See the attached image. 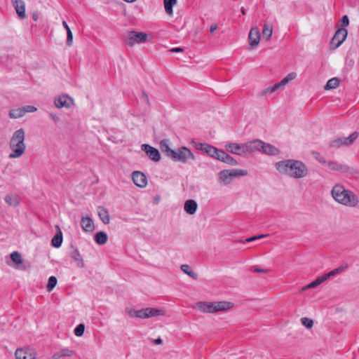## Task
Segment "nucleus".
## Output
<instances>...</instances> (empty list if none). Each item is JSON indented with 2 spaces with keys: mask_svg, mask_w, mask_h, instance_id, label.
<instances>
[{
  "mask_svg": "<svg viewBox=\"0 0 359 359\" xmlns=\"http://www.w3.org/2000/svg\"><path fill=\"white\" fill-rule=\"evenodd\" d=\"M328 278L326 276V274H324L321 276H319L316 279V281L318 283V285H320L321 283H324L325 280H327Z\"/></svg>",
  "mask_w": 359,
  "mask_h": 359,
  "instance_id": "obj_45",
  "label": "nucleus"
},
{
  "mask_svg": "<svg viewBox=\"0 0 359 359\" xmlns=\"http://www.w3.org/2000/svg\"><path fill=\"white\" fill-rule=\"evenodd\" d=\"M258 240L257 239V236H252V237H250V238H248L245 239V241L246 242H252V241H257Z\"/></svg>",
  "mask_w": 359,
  "mask_h": 359,
  "instance_id": "obj_51",
  "label": "nucleus"
},
{
  "mask_svg": "<svg viewBox=\"0 0 359 359\" xmlns=\"http://www.w3.org/2000/svg\"><path fill=\"white\" fill-rule=\"evenodd\" d=\"M67 45L70 46L73 41V34L70 30L67 31Z\"/></svg>",
  "mask_w": 359,
  "mask_h": 359,
  "instance_id": "obj_43",
  "label": "nucleus"
},
{
  "mask_svg": "<svg viewBox=\"0 0 359 359\" xmlns=\"http://www.w3.org/2000/svg\"><path fill=\"white\" fill-rule=\"evenodd\" d=\"M255 271L256 272H259V273H266V271L264 270V269H255Z\"/></svg>",
  "mask_w": 359,
  "mask_h": 359,
  "instance_id": "obj_54",
  "label": "nucleus"
},
{
  "mask_svg": "<svg viewBox=\"0 0 359 359\" xmlns=\"http://www.w3.org/2000/svg\"><path fill=\"white\" fill-rule=\"evenodd\" d=\"M25 112L22 107L13 109L9 111V116L11 118H20L24 116Z\"/></svg>",
  "mask_w": 359,
  "mask_h": 359,
  "instance_id": "obj_31",
  "label": "nucleus"
},
{
  "mask_svg": "<svg viewBox=\"0 0 359 359\" xmlns=\"http://www.w3.org/2000/svg\"><path fill=\"white\" fill-rule=\"evenodd\" d=\"M71 257L76 262V264L79 267H84L85 264L83 259V257L77 249H74L71 252Z\"/></svg>",
  "mask_w": 359,
  "mask_h": 359,
  "instance_id": "obj_28",
  "label": "nucleus"
},
{
  "mask_svg": "<svg viewBox=\"0 0 359 359\" xmlns=\"http://www.w3.org/2000/svg\"><path fill=\"white\" fill-rule=\"evenodd\" d=\"M180 269L184 273L187 274L189 277L194 279H197L198 275L191 270V269L188 264L181 265Z\"/></svg>",
  "mask_w": 359,
  "mask_h": 359,
  "instance_id": "obj_36",
  "label": "nucleus"
},
{
  "mask_svg": "<svg viewBox=\"0 0 359 359\" xmlns=\"http://www.w3.org/2000/svg\"><path fill=\"white\" fill-rule=\"evenodd\" d=\"M347 34L348 32L346 29L339 28L330 41V49L335 50L339 48L346 39Z\"/></svg>",
  "mask_w": 359,
  "mask_h": 359,
  "instance_id": "obj_13",
  "label": "nucleus"
},
{
  "mask_svg": "<svg viewBox=\"0 0 359 359\" xmlns=\"http://www.w3.org/2000/svg\"><path fill=\"white\" fill-rule=\"evenodd\" d=\"M233 303L227 301L220 302H199L194 308L205 313H214L219 311H226L233 307Z\"/></svg>",
  "mask_w": 359,
  "mask_h": 359,
  "instance_id": "obj_4",
  "label": "nucleus"
},
{
  "mask_svg": "<svg viewBox=\"0 0 359 359\" xmlns=\"http://www.w3.org/2000/svg\"><path fill=\"white\" fill-rule=\"evenodd\" d=\"M165 13L172 15L173 14L172 7L177 4V0H163Z\"/></svg>",
  "mask_w": 359,
  "mask_h": 359,
  "instance_id": "obj_32",
  "label": "nucleus"
},
{
  "mask_svg": "<svg viewBox=\"0 0 359 359\" xmlns=\"http://www.w3.org/2000/svg\"><path fill=\"white\" fill-rule=\"evenodd\" d=\"M132 179L134 184L140 187L144 188L147 184V179L146 175L140 171H135L132 174Z\"/></svg>",
  "mask_w": 359,
  "mask_h": 359,
  "instance_id": "obj_20",
  "label": "nucleus"
},
{
  "mask_svg": "<svg viewBox=\"0 0 359 359\" xmlns=\"http://www.w3.org/2000/svg\"><path fill=\"white\" fill-rule=\"evenodd\" d=\"M97 214L99 216V218L100 220L105 224H108L110 222V216L109 214V211L103 208V207H98L97 208Z\"/></svg>",
  "mask_w": 359,
  "mask_h": 359,
  "instance_id": "obj_27",
  "label": "nucleus"
},
{
  "mask_svg": "<svg viewBox=\"0 0 359 359\" xmlns=\"http://www.w3.org/2000/svg\"><path fill=\"white\" fill-rule=\"evenodd\" d=\"M36 351L30 346L20 347L15 351V359H36Z\"/></svg>",
  "mask_w": 359,
  "mask_h": 359,
  "instance_id": "obj_12",
  "label": "nucleus"
},
{
  "mask_svg": "<svg viewBox=\"0 0 359 359\" xmlns=\"http://www.w3.org/2000/svg\"><path fill=\"white\" fill-rule=\"evenodd\" d=\"M62 25L65 27V29H66V31L70 30L69 25H67V23L65 21L62 22Z\"/></svg>",
  "mask_w": 359,
  "mask_h": 359,
  "instance_id": "obj_53",
  "label": "nucleus"
},
{
  "mask_svg": "<svg viewBox=\"0 0 359 359\" xmlns=\"http://www.w3.org/2000/svg\"><path fill=\"white\" fill-rule=\"evenodd\" d=\"M144 96H145V97L147 99V95H145L144 93Z\"/></svg>",
  "mask_w": 359,
  "mask_h": 359,
  "instance_id": "obj_60",
  "label": "nucleus"
},
{
  "mask_svg": "<svg viewBox=\"0 0 359 359\" xmlns=\"http://www.w3.org/2000/svg\"><path fill=\"white\" fill-rule=\"evenodd\" d=\"M171 158L177 162L187 163L189 161L195 160V155L192 151L186 147H180L177 150H175Z\"/></svg>",
  "mask_w": 359,
  "mask_h": 359,
  "instance_id": "obj_8",
  "label": "nucleus"
},
{
  "mask_svg": "<svg viewBox=\"0 0 359 359\" xmlns=\"http://www.w3.org/2000/svg\"><path fill=\"white\" fill-rule=\"evenodd\" d=\"M25 114L26 113L34 112L37 110L36 107L32 105H27L23 107Z\"/></svg>",
  "mask_w": 359,
  "mask_h": 359,
  "instance_id": "obj_42",
  "label": "nucleus"
},
{
  "mask_svg": "<svg viewBox=\"0 0 359 359\" xmlns=\"http://www.w3.org/2000/svg\"><path fill=\"white\" fill-rule=\"evenodd\" d=\"M257 236V239H260V238H263L267 237L268 234H260V235H258Z\"/></svg>",
  "mask_w": 359,
  "mask_h": 359,
  "instance_id": "obj_55",
  "label": "nucleus"
},
{
  "mask_svg": "<svg viewBox=\"0 0 359 359\" xmlns=\"http://www.w3.org/2000/svg\"><path fill=\"white\" fill-rule=\"evenodd\" d=\"M11 259L15 264H20L22 263L21 255L17 251L13 252L11 254Z\"/></svg>",
  "mask_w": 359,
  "mask_h": 359,
  "instance_id": "obj_37",
  "label": "nucleus"
},
{
  "mask_svg": "<svg viewBox=\"0 0 359 359\" xmlns=\"http://www.w3.org/2000/svg\"><path fill=\"white\" fill-rule=\"evenodd\" d=\"M149 40V36L143 32L131 31L128 33L125 41L127 45L133 46L137 43H142Z\"/></svg>",
  "mask_w": 359,
  "mask_h": 359,
  "instance_id": "obj_9",
  "label": "nucleus"
},
{
  "mask_svg": "<svg viewBox=\"0 0 359 359\" xmlns=\"http://www.w3.org/2000/svg\"><path fill=\"white\" fill-rule=\"evenodd\" d=\"M170 52H172V53H180V52H182L183 51V49L182 48H173L172 49H170Z\"/></svg>",
  "mask_w": 359,
  "mask_h": 359,
  "instance_id": "obj_50",
  "label": "nucleus"
},
{
  "mask_svg": "<svg viewBox=\"0 0 359 359\" xmlns=\"http://www.w3.org/2000/svg\"><path fill=\"white\" fill-rule=\"evenodd\" d=\"M57 283V278L55 276H50L48 278V282L46 286V289L48 292L52 291L56 286Z\"/></svg>",
  "mask_w": 359,
  "mask_h": 359,
  "instance_id": "obj_38",
  "label": "nucleus"
},
{
  "mask_svg": "<svg viewBox=\"0 0 359 359\" xmlns=\"http://www.w3.org/2000/svg\"><path fill=\"white\" fill-rule=\"evenodd\" d=\"M108 239L107 234L104 231H99L95 235V241L98 245H104Z\"/></svg>",
  "mask_w": 359,
  "mask_h": 359,
  "instance_id": "obj_30",
  "label": "nucleus"
},
{
  "mask_svg": "<svg viewBox=\"0 0 359 359\" xmlns=\"http://www.w3.org/2000/svg\"><path fill=\"white\" fill-rule=\"evenodd\" d=\"M339 85V80L337 78H332L327 81L326 85L324 88L327 90L335 89Z\"/></svg>",
  "mask_w": 359,
  "mask_h": 359,
  "instance_id": "obj_35",
  "label": "nucleus"
},
{
  "mask_svg": "<svg viewBox=\"0 0 359 359\" xmlns=\"http://www.w3.org/2000/svg\"><path fill=\"white\" fill-rule=\"evenodd\" d=\"M198 204L196 201L189 199L185 201L184 205V211L189 215H194L197 210Z\"/></svg>",
  "mask_w": 359,
  "mask_h": 359,
  "instance_id": "obj_24",
  "label": "nucleus"
},
{
  "mask_svg": "<svg viewBox=\"0 0 359 359\" xmlns=\"http://www.w3.org/2000/svg\"><path fill=\"white\" fill-rule=\"evenodd\" d=\"M196 148L201 151L207 154L211 158L218 160L219 156L222 152V150H219L217 148L205 143H198Z\"/></svg>",
  "mask_w": 359,
  "mask_h": 359,
  "instance_id": "obj_16",
  "label": "nucleus"
},
{
  "mask_svg": "<svg viewBox=\"0 0 359 359\" xmlns=\"http://www.w3.org/2000/svg\"><path fill=\"white\" fill-rule=\"evenodd\" d=\"M274 167L280 174L294 179L304 178L309 174L308 167L299 160H282L276 162Z\"/></svg>",
  "mask_w": 359,
  "mask_h": 359,
  "instance_id": "obj_1",
  "label": "nucleus"
},
{
  "mask_svg": "<svg viewBox=\"0 0 359 359\" xmlns=\"http://www.w3.org/2000/svg\"><path fill=\"white\" fill-rule=\"evenodd\" d=\"M49 116L51 118V120L55 123H57L60 120V116L57 114H55V113H50Z\"/></svg>",
  "mask_w": 359,
  "mask_h": 359,
  "instance_id": "obj_46",
  "label": "nucleus"
},
{
  "mask_svg": "<svg viewBox=\"0 0 359 359\" xmlns=\"http://www.w3.org/2000/svg\"><path fill=\"white\" fill-rule=\"evenodd\" d=\"M11 3L19 18L25 19L26 18L25 1L23 0H11Z\"/></svg>",
  "mask_w": 359,
  "mask_h": 359,
  "instance_id": "obj_21",
  "label": "nucleus"
},
{
  "mask_svg": "<svg viewBox=\"0 0 359 359\" xmlns=\"http://www.w3.org/2000/svg\"><path fill=\"white\" fill-rule=\"evenodd\" d=\"M261 35L259 29L257 27L251 28L248 34L249 44L252 48H255L258 46L260 41Z\"/></svg>",
  "mask_w": 359,
  "mask_h": 359,
  "instance_id": "obj_19",
  "label": "nucleus"
},
{
  "mask_svg": "<svg viewBox=\"0 0 359 359\" xmlns=\"http://www.w3.org/2000/svg\"><path fill=\"white\" fill-rule=\"evenodd\" d=\"M154 342L156 344H160L162 343V340L160 338H158V339H156Z\"/></svg>",
  "mask_w": 359,
  "mask_h": 359,
  "instance_id": "obj_58",
  "label": "nucleus"
},
{
  "mask_svg": "<svg viewBox=\"0 0 359 359\" xmlns=\"http://www.w3.org/2000/svg\"><path fill=\"white\" fill-rule=\"evenodd\" d=\"M254 142L258 143L256 144V151H262L263 153L271 156H276L280 153V150L277 147L270 144L264 143L259 140H254Z\"/></svg>",
  "mask_w": 359,
  "mask_h": 359,
  "instance_id": "obj_15",
  "label": "nucleus"
},
{
  "mask_svg": "<svg viewBox=\"0 0 359 359\" xmlns=\"http://www.w3.org/2000/svg\"><path fill=\"white\" fill-rule=\"evenodd\" d=\"M32 19H33L34 21H37V20H38V19H39V15H38V13H34L32 14Z\"/></svg>",
  "mask_w": 359,
  "mask_h": 359,
  "instance_id": "obj_52",
  "label": "nucleus"
},
{
  "mask_svg": "<svg viewBox=\"0 0 359 359\" xmlns=\"http://www.w3.org/2000/svg\"><path fill=\"white\" fill-rule=\"evenodd\" d=\"M142 149L147 154L148 157L155 161L158 162L161 159V155L158 149L149 145L144 144L142 145Z\"/></svg>",
  "mask_w": 359,
  "mask_h": 359,
  "instance_id": "obj_18",
  "label": "nucleus"
},
{
  "mask_svg": "<svg viewBox=\"0 0 359 359\" xmlns=\"http://www.w3.org/2000/svg\"><path fill=\"white\" fill-rule=\"evenodd\" d=\"M160 199H161V197H160V196H156V197H155V198H154V203H158L159 202Z\"/></svg>",
  "mask_w": 359,
  "mask_h": 359,
  "instance_id": "obj_56",
  "label": "nucleus"
},
{
  "mask_svg": "<svg viewBox=\"0 0 359 359\" xmlns=\"http://www.w3.org/2000/svg\"><path fill=\"white\" fill-rule=\"evenodd\" d=\"M54 105L57 109H70L74 106V100L68 95L63 94L54 99Z\"/></svg>",
  "mask_w": 359,
  "mask_h": 359,
  "instance_id": "obj_14",
  "label": "nucleus"
},
{
  "mask_svg": "<svg viewBox=\"0 0 359 359\" xmlns=\"http://www.w3.org/2000/svg\"><path fill=\"white\" fill-rule=\"evenodd\" d=\"M331 196L335 202L348 208H355L359 203L358 196L340 183L332 187Z\"/></svg>",
  "mask_w": 359,
  "mask_h": 359,
  "instance_id": "obj_2",
  "label": "nucleus"
},
{
  "mask_svg": "<svg viewBox=\"0 0 359 359\" xmlns=\"http://www.w3.org/2000/svg\"><path fill=\"white\" fill-rule=\"evenodd\" d=\"M25 139V130L23 128H20L13 133L9 142V147L11 150L8 155L10 158H18L25 154L26 150Z\"/></svg>",
  "mask_w": 359,
  "mask_h": 359,
  "instance_id": "obj_3",
  "label": "nucleus"
},
{
  "mask_svg": "<svg viewBox=\"0 0 359 359\" xmlns=\"http://www.w3.org/2000/svg\"><path fill=\"white\" fill-rule=\"evenodd\" d=\"M74 354V351L69 348H64L53 354V359H60L61 358L72 357Z\"/></svg>",
  "mask_w": 359,
  "mask_h": 359,
  "instance_id": "obj_25",
  "label": "nucleus"
},
{
  "mask_svg": "<svg viewBox=\"0 0 359 359\" xmlns=\"http://www.w3.org/2000/svg\"><path fill=\"white\" fill-rule=\"evenodd\" d=\"M248 173V170L244 169L222 170L217 174V181L222 185H229L234 179L245 177Z\"/></svg>",
  "mask_w": 359,
  "mask_h": 359,
  "instance_id": "obj_7",
  "label": "nucleus"
},
{
  "mask_svg": "<svg viewBox=\"0 0 359 359\" xmlns=\"http://www.w3.org/2000/svg\"><path fill=\"white\" fill-rule=\"evenodd\" d=\"M160 148L166 156L171 158L175 150L170 147V141L168 139L163 140L160 142Z\"/></svg>",
  "mask_w": 359,
  "mask_h": 359,
  "instance_id": "obj_26",
  "label": "nucleus"
},
{
  "mask_svg": "<svg viewBox=\"0 0 359 359\" xmlns=\"http://www.w3.org/2000/svg\"><path fill=\"white\" fill-rule=\"evenodd\" d=\"M125 311L130 317L142 319L164 316L165 314V311L163 309L150 307L137 311L131 307H127L126 308Z\"/></svg>",
  "mask_w": 359,
  "mask_h": 359,
  "instance_id": "obj_6",
  "label": "nucleus"
},
{
  "mask_svg": "<svg viewBox=\"0 0 359 359\" xmlns=\"http://www.w3.org/2000/svg\"><path fill=\"white\" fill-rule=\"evenodd\" d=\"M315 158L320 163L327 167V161L320 154H316Z\"/></svg>",
  "mask_w": 359,
  "mask_h": 359,
  "instance_id": "obj_44",
  "label": "nucleus"
},
{
  "mask_svg": "<svg viewBox=\"0 0 359 359\" xmlns=\"http://www.w3.org/2000/svg\"><path fill=\"white\" fill-rule=\"evenodd\" d=\"M301 323L305 327L308 329L312 328L314 325V322L312 319L306 317L301 318Z\"/></svg>",
  "mask_w": 359,
  "mask_h": 359,
  "instance_id": "obj_39",
  "label": "nucleus"
},
{
  "mask_svg": "<svg viewBox=\"0 0 359 359\" xmlns=\"http://www.w3.org/2000/svg\"><path fill=\"white\" fill-rule=\"evenodd\" d=\"M318 286V283L316 281V280L313 282H311V283L308 284L307 285V287H310L311 288H314Z\"/></svg>",
  "mask_w": 359,
  "mask_h": 359,
  "instance_id": "obj_49",
  "label": "nucleus"
},
{
  "mask_svg": "<svg viewBox=\"0 0 359 359\" xmlns=\"http://www.w3.org/2000/svg\"><path fill=\"white\" fill-rule=\"evenodd\" d=\"M346 267H344V266H340V267H338L334 270H332L331 271L325 273L327 278H330V277H333V276H335L339 273H341L342 271H344V270L345 269Z\"/></svg>",
  "mask_w": 359,
  "mask_h": 359,
  "instance_id": "obj_40",
  "label": "nucleus"
},
{
  "mask_svg": "<svg viewBox=\"0 0 359 359\" xmlns=\"http://www.w3.org/2000/svg\"><path fill=\"white\" fill-rule=\"evenodd\" d=\"M308 289H310V287H307V285H306V286L302 287L300 291H301V292H303L306 291Z\"/></svg>",
  "mask_w": 359,
  "mask_h": 359,
  "instance_id": "obj_57",
  "label": "nucleus"
},
{
  "mask_svg": "<svg viewBox=\"0 0 359 359\" xmlns=\"http://www.w3.org/2000/svg\"><path fill=\"white\" fill-rule=\"evenodd\" d=\"M84 330H85V325H84V324L81 323V324L78 325L76 327V328L74 330V333L77 337H81L84 333Z\"/></svg>",
  "mask_w": 359,
  "mask_h": 359,
  "instance_id": "obj_41",
  "label": "nucleus"
},
{
  "mask_svg": "<svg viewBox=\"0 0 359 359\" xmlns=\"http://www.w3.org/2000/svg\"><path fill=\"white\" fill-rule=\"evenodd\" d=\"M241 13H242L243 15L245 14V8H241Z\"/></svg>",
  "mask_w": 359,
  "mask_h": 359,
  "instance_id": "obj_59",
  "label": "nucleus"
},
{
  "mask_svg": "<svg viewBox=\"0 0 359 359\" xmlns=\"http://www.w3.org/2000/svg\"><path fill=\"white\" fill-rule=\"evenodd\" d=\"M256 144L254 140L245 143L229 142L225 145V149L231 154L244 156L256 151Z\"/></svg>",
  "mask_w": 359,
  "mask_h": 359,
  "instance_id": "obj_5",
  "label": "nucleus"
},
{
  "mask_svg": "<svg viewBox=\"0 0 359 359\" xmlns=\"http://www.w3.org/2000/svg\"><path fill=\"white\" fill-rule=\"evenodd\" d=\"M81 226L85 232L91 233L95 230L93 220L89 217H82L81 219Z\"/></svg>",
  "mask_w": 359,
  "mask_h": 359,
  "instance_id": "obj_22",
  "label": "nucleus"
},
{
  "mask_svg": "<svg viewBox=\"0 0 359 359\" xmlns=\"http://www.w3.org/2000/svg\"><path fill=\"white\" fill-rule=\"evenodd\" d=\"M218 161L225 163L231 166H236L238 165V162L233 157L222 151L219 156Z\"/></svg>",
  "mask_w": 359,
  "mask_h": 359,
  "instance_id": "obj_23",
  "label": "nucleus"
},
{
  "mask_svg": "<svg viewBox=\"0 0 359 359\" xmlns=\"http://www.w3.org/2000/svg\"><path fill=\"white\" fill-rule=\"evenodd\" d=\"M62 243V233L60 229L58 228V231L56 235L53 238L51 243L55 248H59L61 246Z\"/></svg>",
  "mask_w": 359,
  "mask_h": 359,
  "instance_id": "obj_33",
  "label": "nucleus"
},
{
  "mask_svg": "<svg viewBox=\"0 0 359 359\" xmlns=\"http://www.w3.org/2000/svg\"><path fill=\"white\" fill-rule=\"evenodd\" d=\"M349 24V20L347 15H344L341 18V25L343 27H347Z\"/></svg>",
  "mask_w": 359,
  "mask_h": 359,
  "instance_id": "obj_47",
  "label": "nucleus"
},
{
  "mask_svg": "<svg viewBox=\"0 0 359 359\" xmlns=\"http://www.w3.org/2000/svg\"><path fill=\"white\" fill-rule=\"evenodd\" d=\"M297 77L295 72H291L284 77L280 82L265 88L262 91V95H267L270 93H274L278 90L283 89L289 82L294 80Z\"/></svg>",
  "mask_w": 359,
  "mask_h": 359,
  "instance_id": "obj_10",
  "label": "nucleus"
},
{
  "mask_svg": "<svg viewBox=\"0 0 359 359\" xmlns=\"http://www.w3.org/2000/svg\"><path fill=\"white\" fill-rule=\"evenodd\" d=\"M358 137L357 133H353L348 137H341L333 140L330 143L332 147H339L344 145L351 144Z\"/></svg>",
  "mask_w": 359,
  "mask_h": 359,
  "instance_id": "obj_17",
  "label": "nucleus"
},
{
  "mask_svg": "<svg viewBox=\"0 0 359 359\" xmlns=\"http://www.w3.org/2000/svg\"><path fill=\"white\" fill-rule=\"evenodd\" d=\"M218 28V26L216 23H212L211 25H210V32L211 33H213L215 31H216Z\"/></svg>",
  "mask_w": 359,
  "mask_h": 359,
  "instance_id": "obj_48",
  "label": "nucleus"
},
{
  "mask_svg": "<svg viewBox=\"0 0 359 359\" xmlns=\"http://www.w3.org/2000/svg\"><path fill=\"white\" fill-rule=\"evenodd\" d=\"M5 201L11 206H17L19 203V197L17 195L10 194L6 196Z\"/></svg>",
  "mask_w": 359,
  "mask_h": 359,
  "instance_id": "obj_34",
  "label": "nucleus"
},
{
  "mask_svg": "<svg viewBox=\"0 0 359 359\" xmlns=\"http://www.w3.org/2000/svg\"><path fill=\"white\" fill-rule=\"evenodd\" d=\"M273 34V26L270 22H266L263 25L262 35L266 41L269 40Z\"/></svg>",
  "mask_w": 359,
  "mask_h": 359,
  "instance_id": "obj_29",
  "label": "nucleus"
},
{
  "mask_svg": "<svg viewBox=\"0 0 359 359\" xmlns=\"http://www.w3.org/2000/svg\"><path fill=\"white\" fill-rule=\"evenodd\" d=\"M327 167L332 171H337L343 174L353 175L357 173V170L348 165L337 162L328 161Z\"/></svg>",
  "mask_w": 359,
  "mask_h": 359,
  "instance_id": "obj_11",
  "label": "nucleus"
}]
</instances>
